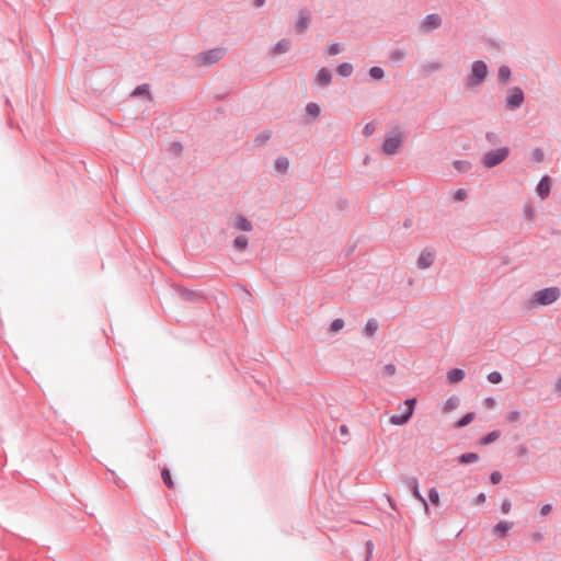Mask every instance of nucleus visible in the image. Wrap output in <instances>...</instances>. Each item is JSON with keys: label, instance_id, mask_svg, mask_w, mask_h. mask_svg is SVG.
<instances>
[{"label": "nucleus", "instance_id": "1", "mask_svg": "<svg viewBox=\"0 0 561 561\" xmlns=\"http://www.w3.org/2000/svg\"><path fill=\"white\" fill-rule=\"evenodd\" d=\"M561 296V290L559 287H547L540 290H537L531 300L529 301L530 307L535 306H549L557 301Z\"/></svg>", "mask_w": 561, "mask_h": 561}, {"label": "nucleus", "instance_id": "2", "mask_svg": "<svg viewBox=\"0 0 561 561\" xmlns=\"http://www.w3.org/2000/svg\"><path fill=\"white\" fill-rule=\"evenodd\" d=\"M488 76V66L483 60H477L471 65L469 75L466 78L468 88L480 87Z\"/></svg>", "mask_w": 561, "mask_h": 561}, {"label": "nucleus", "instance_id": "3", "mask_svg": "<svg viewBox=\"0 0 561 561\" xmlns=\"http://www.w3.org/2000/svg\"><path fill=\"white\" fill-rule=\"evenodd\" d=\"M510 152L511 150L508 147H501L494 150H490L484 153L481 162L483 167L488 169L494 168L505 161L508 158Z\"/></svg>", "mask_w": 561, "mask_h": 561}, {"label": "nucleus", "instance_id": "4", "mask_svg": "<svg viewBox=\"0 0 561 561\" xmlns=\"http://www.w3.org/2000/svg\"><path fill=\"white\" fill-rule=\"evenodd\" d=\"M225 55H226L225 48H222V47L211 48L209 50L199 53L196 56V64L198 66H204V67L211 66V65L219 62L225 57Z\"/></svg>", "mask_w": 561, "mask_h": 561}, {"label": "nucleus", "instance_id": "5", "mask_svg": "<svg viewBox=\"0 0 561 561\" xmlns=\"http://www.w3.org/2000/svg\"><path fill=\"white\" fill-rule=\"evenodd\" d=\"M525 101V93L519 87H513L505 96V106L510 111L519 108Z\"/></svg>", "mask_w": 561, "mask_h": 561}, {"label": "nucleus", "instance_id": "6", "mask_svg": "<svg viewBox=\"0 0 561 561\" xmlns=\"http://www.w3.org/2000/svg\"><path fill=\"white\" fill-rule=\"evenodd\" d=\"M404 141V135L398 131L394 136H387L382 142V152L387 156H393L399 152Z\"/></svg>", "mask_w": 561, "mask_h": 561}, {"label": "nucleus", "instance_id": "7", "mask_svg": "<svg viewBox=\"0 0 561 561\" xmlns=\"http://www.w3.org/2000/svg\"><path fill=\"white\" fill-rule=\"evenodd\" d=\"M402 481L405 484V486L411 491L412 495L423 504L424 511L427 514L430 511L428 504L420 492L419 480L415 477L405 476L402 477Z\"/></svg>", "mask_w": 561, "mask_h": 561}, {"label": "nucleus", "instance_id": "8", "mask_svg": "<svg viewBox=\"0 0 561 561\" xmlns=\"http://www.w3.org/2000/svg\"><path fill=\"white\" fill-rule=\"evenodd\" d=\"M443 21L439 14L432 13L426 15L421 23V31L423 33H431L442 25Z\"/></svg>", "mask_w": 561, "mask_h": 561}, {"label": "nucleus", "instance_id": "9", "mask_svg": "<svg viewBox=\"0 0 561 561\" xmlns=\"http://www.w3.org/2000/svg\"><path fill=\"white\" fill-rule=\"evenodd\" d=\"M435 260V253L433 251H428L427 249L423 250L417 259V267L425 270L433 265Z\"/></svg>", "mask_w": 561, "mask_h": 561}, {"label": "nucleus", "instance_id": "10", "mask_svg": "<svg viewBox=\"0 0 561 561\" xmlns=\"http://www.w3.org/2000/svg\"><path fill=\"white\" fill-rule=\"evenodd\" d=\"M551 182L548 175H543L537 184L536 192L543 199L549 196Z\"/></svg>", "mask_w": 561, "mask_h": 561}, {"label": "nucleus", "instance_id": "11", "mask_svg": "<svg viewBox=\"0 0 561 561\" xmlns=\"http://www.w3.org/2000/svg\"><path fill=\"white\" fill-rule=\"evenodd\" d=\"M291 43L287 38H283L278 41L273 47L270 49L271 56H276L279 54H285L290 49Z\"/></svg>", "mask_w": 561, "mask_h": 561}, {"label": "nucleus", "instance_id": "12", "mask_svg": "<svg viewBox=\"0 0 561 561\" xmlns=\"http://www.w3.org/2000/svg\"><path fill=\"white\" fill-rule=\"evenodd\" d=\"M179 296L186 301H197L202 299V295L193 289L180 287L178 289Z\"/></svg>", "mask_w": 561, "mask_h": 561}, {"label": "nucleus", "instance_id": "13", "mask_svg": "<svg viewBox=\"0 0 561 561\" xmlns=\"http://www.w3.org/2000/svg\"><path fill=\"white\" fill-rule=\"evenodd\" d=\"M309 23H310V16L308 14H306L304 10H301L299 12V16H298V20L295 25L296 32L299 34L304 33L308 28Z\"/></svg>", "mask_w": 561, "mask_h": 561}, {"label": "nucleus", "instance_id": "14", "mask_svg": "<svg viewBox=\"0 0 561 561\" xmlns=\"http://www.w3.org/2000/svg\"><path fill=\"white\" fill-rule=\"evenodd\" d=\"M316 81L321 87L329 85L331 83V81H332V73H331V71L328 68H324V67L321 68L318 71V73H317Z\"/></svg>", "mask_w": 561, "mask_h": 561}, {"label": "nucleus", "instance_id": "15", "mask_svg": "<svg viewBox=\"0 0 561 561\" xmlns=\"http://www.w3.org/2000/svg\"><path fill=\"white\" fill-rule=\"evenodd\" d=\"M512 526V523L507 520H501L494 526L493 531L500 538H505L508 531L511 530Z\"/></svg>", "mask_w": 561, "mask_h": 561}, {"label": "nucleus", "instance_id": "16", "mask_svg": "<svg viewBox=\"0 0 561 561\" xmlns=\"http://www.w3.org/2000/svg\"><path fill=\"white\" fill-rule=\"evenodd\" d=\"M411 417H412L411 411L410 412L403 411L401 414L391 415L389 419V422L392 425L401 426V425H404L405 423H408Z\"/></svg>", "mask_w": 561, "mask_h": 561}, {"label": "nucleus", "instance_id": "17", "mask_svg": "<svg viewBox=\"0 0 561 561\" xmlns=\"http://www.w3.org/2000/svg\"><path fill=\"white\" fill-rule=\"evenodd\" d=\"M512 78V70L508 66L502 65L497 70V81L500 84H506Z\"/></svg>", "mask_w": 561, "mask_h": 561}, {"label": "nucleus", "instance_id": "18", "mask_svg": "<svg viewBox=\"0 0 561 561\" xmlns=\"http://www.w3.org/2000/svg\"><path fill=\"white\" fill-rule=\"evenodd\" d=\"M233 227L241 231H251L252 224L244 216H238L233 222Z\"/></svg>", "mask_w": 561, "mask_h": 561}, {"label": "nucleus", "instance_id": "19", "mask_svg": "<svg viewBox=\"0 0 561 561\" xmlns=\"http://www.w3.org/2000/svg\"><path fill=\"white\" fill-rule=\"evenodd\" d=\"M465 371L460 368H453L447 373V380L449 383H457L465 378Z\"/></svg>", "mask_w": 561, "mask_h": 561}, {"label": "nucleus", "instance_id": "20", "mask_svg": "<svg viewBox=\"0 0 561 561\" xmlns=\"http://www.w3.org/2000/svg\"><path fill=\"white\" fill-rule=\"evenodd\" d=\"M479 460V455L476 453H466L458 457V462L462 465L474 463Z\"/></svg>", "mask_w": 561, "mask_h": 561}, {"label": "nucleus", "instance_id": "21", "mask_svg": "<svg viewBox=\"0 0 561 561\" xmlns=\"http://www.w3.org/2000/svg\"><path fill=\"white\" fill-rule=\"evenodd\" d=\"M474 417H476V413L474 412H468L467 414H465L461 419H459L456 422L455 427L456 428L465 427L468 424H470L474 420Z\"/></svg>", "mask_w": 561, "mask_h": 561}, {"label": "nucleus", "instance_id": "22", "mask_svg": "<svg viewBox=\"0 0 561 561\" xmlns=\"http://www.w3.org/2000/svg\"><path fill=\"white\" fill-rule=\"evenodd\" d=\"M453 167L458 172L466 173V172L470 171L472 165L467 160H456V161L453 162Z\"/></svg>", "mask_w": 561, "mask_h": 561}, {"label": "nucleus", "instance_id": "23", "mask_svg": "<svg viewBox=\"0 0 561 561\" xmlns=\"http://www.w3.org/2000/svg\"><path fill=\"white\" fill-rule=\"evenodd\" d=\"M248 244H249V239L244 234H240V236L236 237L233 240V247L239 251L245 250Z\"/></svg>", "mask_w": 561, "mask_h": 561}, {"label": "nucleus", "instance_id": "24", "mask_svg": "<svg viewBox=\"0 0 561 561\" xmlns=\"http://www.w3.org/2000/svg\"><path fill=\"white\" fill-rule=\"evenodd\" d=\"M305 111L311 118H317L320 115V106L317 103L310 102L306 105Z\"/></svg>", "mask_w": 561, "mask_h": 561}, {"label": "nucleus", "instance_id": "25", "mask_svg": "<svg viewBox=\"0 0 561 561\" xmlns=\"http://www.w3.org/2000/svg\"><path fill=\"white\" fill-rule=\"evenodd\" d=\"M378 330V322L376 319H369L364 328V334L373 336Z\"/></svg>", "mask_w": 561, "mask_h": 561}, {"label": "nucleus", "instance_id": "26", "mask_svg": "<svg viewBox=\"0 0 561 561\" xmlns=\"http://www.w3.org/2000/svg\"><path fill=\"white\" fill-rule=\"evenodd\" d=\"M501 435V432L499 430H494L492 432H490L489 434H486L485 436H483L481 439H480V444L481 445H489L493 442H495Z\"/></svg>", "mask_w": 561, "mask_h": 561}, {"label": "nucleus", "instance_id": "27", "mask_svg": "<svg viewBox=\"0 0 561 561\" xmlns=\"http://www.w3.org/2000/svg\"><path fill=\"white\" fill-rule=\"evenodd\" d=\"M274 165L278 172L285 173L289 167V161L286 157H278Z\"/></svg>", "mask_w": 561, "mask_h": 561}, {"label": "nucleus", "instance_id": "28", "mask_svg": "<svg viewBox=\"0 0 561 561\" xmlns=\"http://www.w3.org/2000/svg\"><path fill=\"white\" fill-rule=\"evenodd\" d=\"M336 71L342 77H350L353 72V65L350 62H343L337 67Z\"/></svg>", "mask_w": 561, "mask_h": 561}, {"label": "nucleus", "instance_id": "29", "mask_svg": "<svg viewBox=\"0 0 561 561\" xmlns=\"http://www.w3.org/2000/svg\"><path fill=\"white\" fill-rule=\"evenodd\" d=\"M485 140L490 146H497L501 144V137L494 131H486Z\"/></svg>", "mask_w": 561, "mask_h": 561}, {"label": "nucleus", "instance_id": "30", "mask_svg": "<svg viewBox=\"0 0 561 561\" xmlns=\"http://www.w3.org/2000/svg\"><path fill=\"white\" fill-rule=\"evenodd\" d=\"M368 75L374 80H380L385 77V71L381 67L375 66L369 69Z\"/></svg>", "mask_w": 561, "mask_h": 561}, {"label": "nucleus", "instance_id": "31", "mask_svg": "<svg viewBox=\"0 0 561 561\" xmlns=\"http://www.w3.org/2000/svg\"><path fill=\"white\" fill-rule=\"evenodd\" d=\"M458 405H459V399L457 397L453 396L446 400L444 410L446 412H450V411L455 410Z\"/></svg>", "mask_w": 561, "mask_h": 561}, {"label": "nucleus", "instance_id": "32", "mask_svg": "<svg viewBox=\"0 0 561 561\" xmlns=\"http://www.w3.org/2000/svg\"><path fill=\"white\" fill-rule=\"evenodd\" d=\"M161 478L164 482V484L169 488V489H172L174 486V483L172 481V478H171V472L169 469L167 468H163L162 471H161Z\"/></svg>", "mask_w": 561, "mask_h": 561}, {"label": "nucleus", "instance_id": "33", "mask_svg": "<svg viewBox=\"0 0 561 561\" xmlns=\"http://www.w3.org/2000/svg\"><path fill=\"white\" fill-rule=\"evenodd\" d=\"M343 328H344L343 319H334L330 324V331L333 333L341 331Z\"/></svg>", "mask_w": 561, "mask_h": 561}, {"label": "nucleus", "instance_id": "34", "mask_svg": "<svg viewBox=\"0 0 561 561\" xmlns=\"http://www.w3.org/2000/svg\"><path fill=\"white\" fill-rule=\"evenodd\" d=\"M545 159V153L541 148H535L531 152V160L535 162H542Z\"/></svg>", "mask_w": 561, "mask_h": 561}, {"label": "nucleus", "instance_id": "35", "mask_svg": "<svg viewBox=\"0 0 561 561\" xmlns=\"http://www.w3.org/2000/svg\"><path fill=\"white\" fill-rule=\"evenodd\" d=\"M271 136L272 133L270 130H264L256 136L255 141L260 145L265 144L271 139Z\"/></svg>", "mask_w": 561, "mask_h": 561}, {"label": "nucleus", "instance_id": "36", "mask_svg": "<svg viewBox=\"0 0 561 561\" xmlns=\"http://www.w3.org/2000/svg\"><path fill=\"white\" fill-rule=\"evenodd\" d=\"M488 381L491 383H500L503 379L502 374L500 371H492L486 377Z\"/></svg>", "mask_w": 561, "mask_h": 561}, {"label": "nucleus", "instance_id": "37", "mask_svg": "<svg viewBox=\"0 0 561 561\" xmlns=\"http://www.w3.org/2000/svg\"><path fill=\"white\" fill-rule=\"evenodd\" d=\"M428 500L432 504L438 505L439 504V493L435 488H431L428 491Z\"/></svg>", "mask_w": 561, "mask_h": 561}, {"label": "nucleus", "instance_id": "38", "mask_svg": "<svg viewBox=\"0 0 561 561\" xmlns=\"http://www.w3.org/2000/svg\"><path fill=\"white\" fill-rule=\"evenodd\" d=\"M133 95H135V96H137V95H150L149 87L147 84L138 85L134 90Z\"/></svg>", "mask_w": 561, "mask_h": 561}, {"label": "nucleus", "instance_id": "39", "mask_svg": "<svg viewBox=\"0 0 561 561\" xmlns=\"http://www.w3.org/2000/svg\"><path fill=\"white\" fill-rule=\"evenodd\" d=\"M404 58H405V53L402 49H396L390 55V59L392 61H402Z\"/></svg>", "mask_w": 561, "mask_h": 561}, {"label": "nucleus", "instance_id": "40", "mask_svg": "<svg viewBox=\"0 0 561 561\" xmlns=\"http://www.w3.org/2000/svg\"><path fill=\"white\" fill-rule=\"evenodd\" d=\"M442 69V65L439 62H430L424 66V70L427 73H433Z\"/></svg>", "mask_w": 561, "mask_h": 561}, {"label": "nucleus", "instance_id": "41", "mask_svg": "<svg viewBox=\"0 0 561 561\" xmlns=\"http://www.w3.org/2000/svg\"><path fill=\"white\" fill-rule=\"evenodd\" d=\"M415 404H416V399L415 398L407 399L404 401V405H405V410L404 411H407V412L411 411V415H413Z\"/></svg>", "mask_w": 561, "mask_h": 561}, {"label": "nucleus", "instance_id": "42", "mask_svg": "<svg viewBox=\"0 0 561 561\" xmlns=\"http://www.w3.org/2000/svg\"><path fill=\"white\" fill-rule=\"evenodd\" d=\"M182 149L183 146L181 142L175 141L170 145V151L175 156L180 154L182 152Z\"/></svg>", "mask_w": 561, "mask_h": 561}, {"label": "nucleus", "instance_id": "43", "mask_svg": "<svg viewBox=\"0 0 561 561\" xmlns=\"http://www.w3.org/2000/svg\"><path fill=\"white\" fill-rule=\"evenodd\" d=\"M342 51V47L339 43H333L329 46L328 48V53L330 55H337Z\"/></svg>", "mask_w": 561, "mask_h": 561}, {"label": "nucleus", "instance_id": "44", "mask_svg": "<svg viewBox=\"0 0 561 561\" xmlns=\"http://www.w3.org/2000/svg\"><path fill=\"white\" fill-rule=\"evenodd\" d=\"M375 124L374 123H367L364 128H363V134L368 137L370 135H373V133L375 131Z\"/></svg>", "mask_w": 561, "mask_h": 561}, {"label": "nucleus", "instance_id": "45", "mask_svg": "<svg viewBox=\"0 0 561 561\" xmlns=\"http://www.w3.org/2000/svg\"><path fill=\"white\" fill-rule=\"evenodd\" d=\"M501 480H502V473L501 472H499V471L491 472V474H490L491 483L497 484V483L501 482Z\"/></svg>", "mask_w": 561, "mask_h": 561}, {"label": "nucleus", "instance_id": "46", "mask_svg": "<svg viewBox=\"0 0 561 561\" xmlns=\"http://www.w3.org/2000/svg\"><path fill=\"white\" fill-rule=\"evenodd\" d=\"M511 507H512L511 501L508 499H504L502 504H501V512L503 514H507V513H510Z\"/></svg>", "mask_w": 561, "mask_h": 561}, {"label": "nucleus", "instance_id": "47", "mask_svg": "<svg viewBox=\"0 0 561 561\" xmlns=\"http://www.w3.org/2000/svg\"><path fill=\"white\" fill-rule=\"evenodd\" d=\"M456 201H463L467 197V192L463 188H458L454 195Z\"/></svg>", "mask_w": 561, "mask_h": 561}, {"label": "nucleus", "instance_id": "48", "mask_svg": "<svg viewBox=\"0 0 561 561\" xmlns=\"http://www.w3.org/2000/svg\"><path fill=\"white\" fill-rule=\"evenodd\" d=\"M396 370H397L396 366H394L393 364H391V363H390V364H387V365L383 367V373H385V375H387V376H392V375H394V374H396Z\"/></svg>", "mask_w": 561, "mask_h": 561}, {"label": "nucleus", "instance_id": "49", "mask_svg": "<svg viewBox=\"0 0 561 561\" xmlns=\"http://www.w3.org/2000/svg\"><path fill=\"white\" fill-rule=\"evenodd\" d=\"M519 416H520V413L518 411H511L507 415H506V420L508 422H516L519 420Z\"/></svg>", "mask_w": 561, "mask_h": 561}, {"label": "nucleus", "instance_id": "50", "mask_svg": "<svg viewBox=\"0 0 561 561\" xmlns=\"http://www.w3.org/2000/svg\"><path fill=\"white\" fill-rule=\"evenodd\" d=\"M551 511H552V506H551L550 504H545V505H542V506H541V508H540V514H541L542 516H546V515H548Z\"/></svg>", "mask_w": 561, "mask_h": 561}, {"label": "nucleus", "instance_id": "51", "mask_svg": "<svg viewBox=\"0 0 561 561\" xmlns=\"http://www.w3.org/2000/svg\"><path fill=\"white\" fill-rule=\"evenodd\" d=\"M528 454V448L525 445H519L517 448L518 456H526Z\"/></svg>", "mask_w": 561, "mask_h": 561}, {"label": "nucleus", "instance_id": "52", "mask_svg": "<svg viewBox=\"0 0 561 561\" xmlns=\"http://www.w3.org/2000/svg\"><path fill=\"white\" fill-rule=\"evenodd\" d=\"M484 404H485V407H486V408L492 409V408H494V407H495L496 401H495V399H493V398H486V399L484 400Z\"/></svg>", "mask_w": 561, "mask_h": 561}, {"label": "nucleus", "instance_id": "53", "mask_svg": "<svg viewBox=\"0 0 561 561\" xmlns=\"http://www.w3.org/2000/svg\"><path fill=\"white\" fill-rule=\"evenodd\" d=\"M485 494L484 493H479L478 496L476 497V504L479 505V504H482L485 502Z\"/></svg>", "mask_w": 561, "mask_h": 561}, {"label": "nucleus", "instance_id": "54", "mask_svg": "<svg viewBox=\"0 0 561 561\" xmlns=\"http://www.w3.org/2000/svg\"><path fill=\"white\" fill-rule=\"evenodd\" d=\"M554 391L561 394V377L554 383Z\"/></svg>", "mask_w": 561, "mask_h": 561}, {"label": "nucleus", "instance_id": "55", "mask_svg": "<svg viewBox=\"0 0 561 561\" xmlns=\"http://www.w3.org/2000/svg\"><path fill=\"white\" fill-rule=\"evenodd\" d=\"M339 432L341 435H345V436L348 435V428L344 424L340 426Z\"/></svg>", "mask_w": 561, "mask_h": 561}, {"label": "nucleus", "instance_id": "56", "mask_svg": "<svg viewBox=\"0 0 561 561\" xmlns=\"http://www.w3.org/2000/svg\"><path fill=\"white\" fill-rule=\"evenodd\" d=\"M264 4H265V0H254V1H253V5H254L255 8H261V7H263Z\"/></svg>", "mask_w": 561, "mask_h": 561}, {"label": "nucleus", "instance_id": "57", "mask_svg": "<svg viewBox=\"0 0 561 561\" xmlns=\"http://www.w3.org/2000/svg\"><path fill=\"white\" fill-rule=\"evenodd\" d=\"M412 225H413V221H412V219H411V218H407V219L403 221V227H404V228H410V227H412Z\"/></svg>", "mask_w": 561, "mask_h": 561}, {"label": "nucleus", "instance_id": "58", "mask_svg": "<svg viewBox=\"0 0 561 561\" xmlns=\"http://www.w3.org/2000/svg\"><path fill=\"white\" fill-rule=\"evenodd\" d=\"M114 482H115V484H116L117 486H119V488H124V482H123V481H121V479H115V480H114Z\"/></svg>", "mask_w": 561, "mask_h": 561}, {"label": "nucleus", "instance_id": "59", "mask_svg": "<svg viewBox=\"0 0 561 561\" xmlns=\"http://www.w3.org/2000/svg\"><path fill=\"white\" fill-rule=\"evenodd\" d=\"M526 214L531 215V208H527V209H526Z\"/></svg>", "mask_w": 561, "mask_h": 561}]
</instances>
